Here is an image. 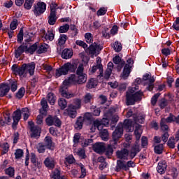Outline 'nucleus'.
Instances as JSON below:
<instances>
[{
  "label": "nucleus",
  "mask_w": 179,
  "mask_h": 179,
  "mask_svg": "<svg viewBox=\"0 0 179 179\" xmlns=\"http://www.w3.org/2000/svg\"><path fill=\"white\" fill-rule=\"evenodd\" d=\"M27 48V45H20L17 48V50H15V58H19V57H20V55H22L23 52H26Z\"/></svg>",
  "instance_id": "23"
},
{
  "label": "nucleus",
  "mask_w": 179,
  "mask_h": 179,
  "mask_svg": "<svg viewBox=\"0 0 179 179\" xmlns=\"http://www.w3.org/2000/svg\"><path fill=\"white\" fill-rule=\"evenodd\" d=\"M17 26H19V24L17 23V19H13L10 24V29L13 31L16 30V29H17Z\"/></svg>",
  "instance_id": "59"
},
{
  "label": "nucleus",
  "mask_w": 179,
  "mask_h": 179,
  "mask_svg": "<svg viewBox=\"0 0 179 179\" xmlns=\"http://www.w3.org/2000/svg\"><path fill=\"white\" fill-rule=\"evenodd\" d=\"M70 31H69V34H70V36L73 38V37H76V36H78V28H76V25L75 24H71L70 25Z\"/></svg>",
  "instance_id": "32"
},
{
  "label": "nucleus",
  "mask_w": 179,
  "mask_h": 179,
  "mask_svg": "<svg viewBox=\"0 0 179 179\" xmlns=\"http://www.w3.org/2000/svg\"><path fill=\"white\" fill-rule=\"evenodd\" d=\"M94 44H95V48H96V55H99V54H100V52H101V50L103 48V45L101 44H98L96 42H94Z\"/></svg>",
  "instance_id": "64"
},
{
  "label": "nucleus",
  "mask_w": 179,
  "mask_h": 179,
  "mask_svg": "<svg viewBox=\"0 0 179 179\" xmlns=\"http://www.w3.org/2000/svg\"><path fill=\"white\" fill-rule=\"evenodd\" d=\"M53 125H55V127H57V128H61L62 125V122L59 117L55 116V119L53 120Z\"/></svg>",
  "instance_id": "60"
},
{
  "label": "nucleus",
  "mask_w": 179,
  "mask_h": 179,
  "mask_svg": "<svg viewBox=\"0 0 179 179\" xmlns=\"http://www.w3.org/2000/svg\"><path fill=\"white\" fill-rule=\"evenodd\" d=\"M10 91V86L8 83H2L0 84V97H5Z\"/></svg>",
  "instance_id": "9"
},
{
  "label": "nucleus",
  "mask_w": 179,
  "mask_h": 179,
  "mask_svg": "<svg viewBox=\"0 0 179 179\" xmlns=\"http://www.w3.org/2000/svg\"><path fill=\"white\" fill-rule=\"evenodd\" d=\"M73 57V51L71 49L66 48L62 52V58L63 59H70Z\"/></svg>",
  "instance_id": "21"
},
{
  "label": "nucleus",
  "mask_w": 179,
  "mask_h": 179,
  "mask_svg": "<svg viewBox=\"0 0 179 179\" xmlns=\"http://www.w3.org/2000/svg\"><path fill=\"white\" fill-rule=\"evenodd\" d=\"M58 106L60 107L61 110H65L68 106V102L64 98H59L58 99Z\"/></svg>",
  "instance_id": "38"
},
{
  "label": "nucleus",
  "mask_w": 179,
  "mask_h": 179,
  "mask_svg": "<svg viewBox=\"0 0 179 179\" xmlns=\"http://www.w3.org/2000/svg\"><path fill=\"white\" fill-rule=\"evenodd\" d=\"M113 48L115 52H121V50H122V45H121V43L115 41L113 44Z\"/></svg>",
  "instance_id": "55"
},
{
  "label": "nucleus",
  "mask_w": 179,
  "mask_h": 179,
  "mask_svg": "<svg viewBox=\"0 0 179 179\" xmlns=\"http://www.w3.org/2000/svg\"><path fill=\"white\" fill-rule=\"evenodd\" d=\"M26 64H23L21 67L17 66V64H13L11 67V69L14 73L18 75L20 78H26L24 76V72H26Z\"/></svg>",
  "instance_id": "6"
},
{
  "label": "nucleus",
  "mask_w": 179,
  "mask_h": 179,
  "mask_svg": "<svg viewBox=\"0 0 179 179\" xmlns=\"http://www.w3.org/2000/svg\"><path fill=\"white\" fill-rule=\"evenodd\" d=\"M111 73H113V69L107 68L106 70L105 71L104 79L108 80L110 79V76H111Z\"/></svg>",
  "instance_id": "58"
},
{
  "label": "nucleus",
  "mask_w": 179,
  "mask_h": 179,
  "mask_svg": "<svg viewBox=\"0 0 179 179\" xmlns=\"http://www.w3.org/2000/svg\"><path fill=\"white\" fill-rule=\"evenodd\" d=\"M22 114L24 117V121H27L29 117H30V110H29V108H22Z\"/></svg>",
  "instance_id": "41"
},
{
  "label": "nucleus",
  "mask_w": 179,
  "mask_h": 179,
  "mask_svg": "<svg viewBox=\"0 0 179 179\" xmlns=\"http://www.w3.org/2000/svg\"><path fill=\"white\" fill-rule=\"evenodd\" d=\"M143 92L142 90L136 92H127L126 94V104L127 106H135L136 103L142 101Z\"/></svg>",
  "instance_id": "1"
},
{
  "label": "nucleus",
  "mask_w": 179,
  "mask_h": 179,
  "mask_svg": "<svg viewBox=\"0 0 179 179\" xmlns=\"http://www.w3.org/2000/svg\"><path fill=\"white\" fill-rule=\"evenodd\" d=\"M120 128H122V131L124 129H126L128 132H131V128H132V120L126 119L124 120L123 123H121V126H120Z\"/></svg>",
  "instance_id": "20"
},
{
  "label": "nucleus",
  "mask_w": 179,
  "mask_h": 179,
  "mask_svg": "<svg viewBox=\"0 0 179 179\" xmlns=\"http://www.w3.org/2000/svg\"><path fill=\"white\" fill-rule=\"evenodd\" d=\"M47 147L44 145V143H39L36 147V149L39 153H45Z\"/></svg>",
  "instance_id": "47"
},
{
  "label": "nucleus",
  "mask_w": 179,
  "mask_h": 179,
  "mask_svg": "<svg viewBox=\"0 0 179 179\" xmlns=\"http://www.w3.org/2000/svg\"><path fill=\"white\" fill-rule=\"evenodd\" d=\"M25 93H26V89L24 88V87H20L15 94L16 99H18L19 100H20V99H23Z\"/></svg>",
  "instance_id": "34"
},
{
  "label": "nucleus",
  "mask_w": 179,
  "mask_h": 179,
  "mask_svg": "<svg viewBox=\"0 0 179 179\" xmlns=\"http://www.w3.org/2000/svg\"><path fill=\"white\" fill-rule=\"evenodd\" d=\"M78 85H83L87 80V75L80 74L77 76Z\"/></svg>",
  "instance_id": "35"
},
{
  "label": "nucleus",
  "mask_w": 179,
  "mask_h": 179,
  "mask_svg": "<svg viewBox=\"0 0 179 179\" xmlns=\"http://www.w3.org/2000/svg\"><path fill=\"white\" fill-rule=\"evenodd\" d=\"M66 112L70 118H76V115H78V109L75 108L73 104L69 105Z\"/></svg>",
  "instance_id": "12"
},
{
  "label": "nucleus",
  "mask_w": 179,
  "mask_h": 179,
  "mask_svg": "<svg viewBox=\"0 0 179 179\" xmlns=\"http://www.w3.org/2000/svg\"><path fill=\"white\" fill-rule=\"evenodd\" d=\"M85 38L86 43H87L88 44L93 43V34H92V33H86L85 34Z\"/></svg>",
  "instance_id": "57"
},
{
  "label": "nucleus",
  "mask_w": 179,
  "mask_h": 179,
  "mask_svg": "<svg viewBox=\"0 0 179 179\" xmlns=\"http://www.w3.org/2000/svg\"><path fill=\"white\" fill-rule=\"evenodd\" d=\"M13 118V123H12V128L14 130L17 129V125H19V121L22 120V110L17 109L13 113L12 115Z\"/></svg>",
  "instance_id": "5"
},
{
  "label": "nucleus",
  "mask_w": 179,
  "mask_h": 179,
  "mask_svg": "<svg viewBox=\"0 0 179 179\" xmlns=\"http://www.w3.org/2000/svg\"><path fill=\"white\" fill-rule=\"evenodd\" d=\"M77 68L78 66L76 64L67 62L64 64L62 67L56 70L55 76L56 78H59V76H62V75H68L69 72L74 73Z\"/></svg>",
  "instance_id": "2"
},
{
  "label": "nucleus",
  "mask_w": 179,
  "mask_h": 179,
  "mask_svg": "<svg viewBox=\"0 0 179 179\" xmlns=\"http://www.w3.org/2000/svg\"><path fill=\"white\" fill-rule=\"evenodd\" d=\"M110 124V120L108 117H103L102 120H96L94 121V127H97V129L100 131V129H103V127H107Z\"/></svg>",
  "instance_id": "8"
},
{
  "label": "nucleus",
  "mask_w": 179,
  "mask_h": 179,
  "mask_svg": "<svg viewBox=\"0 0 179 179\" xmlns=\"http://www.w3.org/2000/svg\"><path fill=\"white\" fill-rule=\"evenodd\" d=\"M59 92L62 97H64L65 99H72L75 96L73 93L68 92V89L66 87H60Z\"/></svg>",
  "instance_id": "19"
},
{
  "label": "nucleus",
  "mask_w": 179,
  "mask_h": 179,
  "mask_svg": "<svg viewBox=\"0 0 179 179\" xmlns=\"http://www.w3.org/2000/svg\"><path fill=\"white\" fill-rule=\"evenodd\" d=\"M124 130H122V127H120V125H117L115 131L113 132L112 134V141H110V145H117L118 141H120V138H121V136H122L124 132Z\"/></svg>",
  "instance_id": "3"
},
{
  "label": "nucleus",
  "mask_w": 179,
  "mask_h": 179,
  "mask_svg": "<svg viewBox=\"0 0 179 179\" xmlns=\"http://www.w3.org/2000/svg\"><path fill=\"white\" fill-rule=\"evenodd\" d=\"M51 178L52 179H61L62 176H61V171L56 168L55 171L52 172V175H50Z\"/></svg>",
  "instance_id": "39"
},
{
  "label": "nucleus",
  "mask_w": 179,
  "mask_h": 179,
  "mask_svg": "<svg viewBox=\"0 0 179 179\" xmlns=\"http://www.w3.org/2000/svg\"><path fill=\"white\" fill-rule=\"evenodd\" d=\"M43 164L48 170H54L57 164V161L51 157H48L43 161Z\"/></svg>",
  "instance_id": "7"
},
{
  "label": "nucleus",
  "mask_w": 179,
  "mask_h": 179,
  "mask_svg": "<svg viewBox=\"0 0 179 179\" xmlns=\"http://www.w3.org/2000/svg\"><path fill=\"white\" fill-rule=\"evenodd\" d=\"M5 173L7 176L13 177L15 176V168L10 166L5 170Z\"/></svg>",
  "instance_id": "54"
},
{
  "label": "nucleus",
  "mask_w": 179,
  "mask_h": 179,
  "mask_svg": "<svg viewBox=\"0 0 179 179\" xmlns=\"http://www.w3.org/2000/svg\"><path fill=\"white\" fill-rule=\"evenodd\" d=\"M38 48V45L37 43H34L33 45H30L29 48L27 45V50L26 53L27 54H31V55H33L36 51H37Z\"/></svg>",
  "instance_id": "26"
},
{
  "label": "nucleus",
  "mask_w": 179,
  "mask_h": 179,
  "mask_svg": "<svg viewBox=\"0 0 179 179\" xmlns=\"http://www.w3.org/2000/svg\"><path fill=\"white\" fill-rule=\"evenodd\" d=\"M55 116L49 115L45 119V122L48 127H52L54 125Z\"/></svg>",
  "instance_id": "51"
},
{
  "label": "nucleus",
  "mask_w": 179,
  "mask_h": 179,
  "mask_svg": "<svg viewBox=\"0 0 179 179\" xmlns=\"http://www.w3.org/2000/svg\"><path fill=\"white\" fill-rule=\"evenodd\" d=\"M48 51V45L45 44V45H41L38 47V49L36 50V54H44Z\"/></svg>",
  "instance_id": "31"
},
{
  "label": "nucleus",
  "mask_w": 179,
  "mask_h": 179,
  "mask_svg": "<svg viewBox=\"0 0 179 179\" xmlns=\"http://www.w3.org/2000/svg\"><path fill=\"white\" fill-rule=\"evenodd\" d=\"M97 69L99 71V75L97 76V78L99 79V78H103V76H104L103 73V64H98L92 66L91 70L92 73H94Z\"/></svg>",
  "instance_id": "24"
},
{
  "label": "nucleus",
  "mask_w": 179,
  "mask_h": 179,
  "mask_svg": "<svg viewBox=\"0 0 179 179\" xmlns=\"http://www.w3.org/2000/svg\"><path fill=\"white\" fill-rule=\"evenodd\" d=\"M116 145H113L110 143V145L106 148L105 155L107 157L110 158V156H113V153H114V150L113 148H115Z\"/></svg>",
  "instance_id": "30"
},
{
  "label": "nucleus",
  "mask_w": 179,
  "mask_h": 179,
  "mask_svg": "<svg viewBox=\"0 0 179 179\" xmlns=\"http://www.w3.org/2000/svg\"><path fill=\"white\" fill-rule=\"evenodd\" d=\"M47 100L51 106H54L55 104V101H57V96H55V94L52 92H49L47 94Z\"/></svg>",
  "instance_id": "27"
},
{
  "label": "nucleus",
  "mask_w": 179,
  "mask_h": 179,
  "mask_svg": "<svg viewBox=\"0 0 179 179\" xmlns=\"http://www.w3.org/2000/svg\"><path fill=\"white\" fill-rule=\"evenodd\" d=\"M55 38V34H54V31L52 29L48 30L47 33L45 34V39L46 41H52Z\"/></svg>",
  "instance_id": "33"
},
{
  "label": "nucleus",
  "mask_w": 179,
  "mask_h": 179,
  "mask_svg": "<svg viewBox=\"0 0 179 179\" xmlns=\"http://www.w3.org/2000/svg\"><path fill=\"white\" fill-rule=\"evenodd\" d=\"M66 163H68V164H73L74 163H76V159H75L73 155H70L65 157L64 164H66Z\"/></svg>",
  "instance_id": "42"
},
{
  "label": "nucleus",
  "mask_w": 179,
  "mask_h": 179,
  "mask_svg": "<svg viewBox=\"0 0 179 179\" xmlns=\"http://www.w3.org/2000/svg\"><path fill=\"white\" fill-rule=\"evenodd\" d=\"M45 145L48 150H54L55 143L52 141V137L46 136L44 138Z\"/></svg>",
  "instance_id": "14"
},
{
  "label": "nucleus",
  "mask_w": 179,
  "mask_h": 179,
  "mask_svg": "<svg viewBox=\"0 0 179 179\" xmlns=\"http://www.w3.org/2000/svg\"><path fill=\"white\" fill-rule=\"evenodd\" d=\"M69 80H70L71 83L73 85L78 84V76L76 74H71L69 77Z\"/></svg>",
  "instance_id": "63"
},
{
  "label": "nucleus",
  "mask_w": 179,
  "mask_h": 179,
  "mask_svg": "<svg viewBox=\"0 0 179 179\" xmlns=\"http://www.w3.org/2000/svg\"><path fill=\"white\" fill-rule=\"evenodd\" d=\"M96 86H97L96 80H94V78H91L88 80L86 87L87 89H94V87H96Z\"/></svg>",
  "instance_id": "44"
},
{
  "label": "nucleus",
  "mask_w": 179,
  "mask_h": 179,
  "mask_svg": "<svg viewBox=\"0 0 179 179\" xmlns=\"http://www.w3.org/2000/svg\"><path fill=\"white\" fill-rule=\"evenodd\" d=\"M87 50H88L89 53L92 55H96V48L94 43L91 44L88 48H87Z\"/></svg>",
  "instance_id": "61"
},
{
  "label": "nucleus",
  "mask_w": 179,
  "mask_h": 179,
  "mask_svg": "<svg viewBox=\"0 0 179 179\" xmlns=\"http://www.w3.org/2000/svg\"><path fill=\"white\" fill-rule=\"evenodd\" d=\"M116 156L117 159H120V160H128L129 150L127 148H122L121 150H117L116 152Z\"/></svg>",
  "instance_id": "10"
},
{
  "label": "nucleus",
  "mask_w": 179,
  "mask_h": 179,
  "mask_svg": "<svg viewBox=\"0 0 179 179\" xmlns=\"http://www.w3.org/2000/svg\"><path fill=\"white\" fill-rule=\"evenodd\" d=\"M41 104L42 108L39 110V113L42 114V115H44V113H47V108H48V103L47 102V100L43 98L41 101Z\"/></svg>",
  "instance_id": "28"
},
{
  "label": "nucleus",
  "mask_w": 179,
  "mask_h": 179,
  "mask_svg": "<svg viewBox=\"0 0 179 179\" xmlns=\"http://www.w3.org/2000/svg\"><path fill=\"white\" fill-rule=\"evenodd\" d=\"M122 170L124 171H127V166L125 165V162L121 159H117L116 162V166L115 168V171L117 173H120Z\"/></svg>",
  "instance_id": "17"
},
{
  "label": "nucleus",
  "mask_w": 179,
  "mask_h": 179,
  "mask_svg": "<svg viewBox=\"0 0 179 179\" xmlns=\"http://www.w3.org/2000/svg\"><path fill=\"white\" fill-rule=\"evenodd\" d=\"M69 24H66L64 25L60 26L59 28V33L62 34V33H68L69 30Z\"/></svg>",
  "instance_id": "49"
},
{
  "label": "nucleus",
  "mask_w": 179,
  "mask_h": 179,
  "mask_svg": "<svg viewBox=\"0 0 179 179\" xmlns=\"http://www.w3.org/2000/svg\"><path fill=\"white\" fill-rule=\"evenodd\" d=\"M91 111H92V115H94L95 117H99V115H100V113H101L100 108H97L94 106H91Z\"/></svg>",
  "instance_id": "46"
},
{
  "label": "nucleus",
  "mask_w": 179,
  "mask_h": 179,
  "mask_svg": "<svg viewBox=\"0 0 179 179\" xmlns=\"http://www.w3.org/2000/svg\"><path fill=\"white\" fill-rule=\"evenodd\" d=\"M8 82H9L8 85L10 86V90H11V92H13V93H15V92L17 90V81L16 80L10 79Z\"/></svg>",
  "instance_id": "29"
},
{
  "label": "nucleus",
  "mask_w": 179,
  "mask_h": 179,
  "mask_svg": "<svg viewBox=\"0 0 179 179\" xmlns=\"http://www.w3.org/2000/svg\"><path fill=\"white\" fill-rule=\"evenodd\" d=\"M176 138H174V136H171L167 142V145L170 149H174L176 148V143L174 141Z\"/></svg>",
  "instance_id": "52"
},
{
  "label": "nucleus",
  "mask_w": 179,
  "mask_h": 179,
  "mask_svg": "<svg viewBox=\"0 0 179 179\" xmlns=\"http://www.w3.org/2000/svg\"><path fill=\"white\" fill-rule=\"evenodd\" d=\"M26 69H27L30 76L34 75V69H36V63L31 62V63L26 64Z\"/></svg>",
  "instance_id": "25"
},
{
  "label": "nucleus",
  "mask_w": 179,
  "mask_h": 179,
  "mask_svg": "<svg viewBox=\"0 0 179 179\" xmlns=\"http://www.w3.org/2000/svg\"><path fill=\"white\" fill-rule=\"evenodd\" d=\"M1 149L3 150L1 152V156L6 155L7 152H9V144L8 143H4L1 145Z\"/></svg>",
  "instance_id": "48"
},
{
  "label": "nucleus",
  "mask_w": 179,
  "mask_h": 179,
  "mask_svg": "<svg viewBox=\"0 0 179 179\" xmlns=\"http://www.w3.org/2000/svg\"><path fill=\"white\" fill-rule=\"evenodd\" d=\"M131 66H129L128 64L124 65L123 71L122 73V77L123 79H128V77L131 74Z\"/></svg>",
  "instance_id": "22"
},
{
  "label": "nucleus",
  "mask_w": 179,
  "mask_h": 179,
  "mask_svg": "<svg viewBox=\"0 0 179 179\" xmlns=\"http://www.w3.org/2000/svg\"><path fill=\"white\" fill-rule=\"evenodd\" d=\"M167 169V162L166 160H162L158 163L157 166V171L159 174H164L166 170Z\"/></svg>",
  "instance_id": "15"
},
{
  "label": "nucleus",
  "mask_w": 179,
  "mask_h": 179,
  "mask_svg": "<svg viewBox=\"0 0 179 179\" xmlns=\"http://www.w3.org/2000/svg\"><path fill=\"white\" fill-rule=\"evenodd\" d=\"M160 127L161 130L163 131V132H168L169 131V126L166 124V119L162 118L160 121Z\"/></svg>",
  "instance_id": "43"
},
{
  "label": "nucleus",
  "mask_w": 179,
  "mask_h": 179,
  "mask_svg": "<svg viewBox=\"0 0 179 179\" xmlns=\"http://www.w3.org/2000/svg\"><path fill=\"white\" fill-rule=\"evenodd\" d=\"M33 3H34V0H25L24 3V9L30 10V9H31V6H33Z\"/></svg>",
  "instance_id": "45"
},
{
  "label": "nucleus",
  "mask_w": 179,
  "mask_h": 179,
  "mask_svg": "<svg viewBox=\"0 0 179 179\" xmlns=\"http://www.w3.org/2000/svg\"><path fill=\"white\" fill-rule=\"evenodd\" d=\"M163 149V144H159L154 148V152L156 155H162Z\"/></svg>",
  "instance_id": "50"
},
{
  "label": "nucleus",
  "mask_w": 179,
  "mask_h": 179,
  "mask_svg": "<svg viewBox=\"0 0 179 179\" xmlns=\"http://www.w3.org/2000/svg\"><path fill=\"white\" fill-rule=\"evenodd\" d=\"M107 13V8L101 7L96 12L97 16H104Z\"/></svg>",
  "instance_id": "62"
},
{
  "label": "nucleus",
  "mask_w": 179,
  "mask_h": 179,
  "mask_svg": "<svg viewBox=\"0 0 179 179\" xmlns=\"http://www.w3.org/2000/svg\"><path fill=\"white\" fill-rule=\"evenodd\" d=\"M47 10V4L43 1H38L36 5L34 6V14L36 16H40Z\"/></svg>",
  "instance_id": "4"
},
{
  "label": "nucleus",
  "mask_w": 179,
  "mask_h": 179,
  "mask_svg": "<svg viewBox=\"0 0 179 179\" xmlns=\"http://www.w3.org/2000/svg\"><path fill=\"white\" fill-rule=\"evenodd\" d=\"M23 28H20L19 33L17 35V43L22 44L23 43Z\"/></svg>",
  "instance_id": "53"
},
{
  "label": "nucleus",
  "mask_w": 179,
  "mask_h": 179,
  "mask_svg": "<svg viewBox=\"0 0 179 179\" xmlns=\"http://www.w3.org/2000/svg\"><path fill=\"white\" fill-rule=\"evenodd\" d=\"M74 127L76 129H82L83 128V117L80 116L76 122Z\"/></svg>",
  "instance_id": "40"
},
{
  "label": "nucleus",
  "mask_w": 179,
  "mask_h": 179,
  "mask_svg": "<svg viewBox=\"0 0 179 179\" xmlns=\"http://www.w3.org/2000/svg\"><path fill=\"white\" fill-rule=\"evenodd\" d=\"M99 135L102 141H105V142H107V141H108L109 134H108V130L107 129H102L99 132Z\"/></svg>",
  "instance_id": "36"
},
{
  "label": "nucleus",
  "mask_w": 179,
  "mask_h": 179,
  "mask_svg": "<svg viewBox=\"0 0 179 179\" xmlns=\"http://www.w3.org/2000/svg\"><path fill=\"white\" fill-rule=\"evenodd\" d=\"M113 64L117 65V69H122L124 68V65H125V61L121 59L120 55H116L113 58Z\"/></svg>",
  "instance_id": "18"
},
{
  "label": "nucleus",
  "mask_w": 179,
  "mask_h": 179,
  "mask_svg": "<svg viewBox=\"0 0 179 179\" xmlns=\"http://www.w3.org/2000/svg\"><path fill=\"white\" fill-rule=\"evenodd\" d=\"M139 152H141V146L133 145L131 148L130 154H129V157L131 160L135 158L136 157V155H138Z\"/></svg>",
  "instance_id": "16"
},
{
  "label": "nucleus",
  "mask_w": 179,
  "mask_h": 179,
  "mask_svg": "<svg viewBox=\"0 0 179 179\" xmlns=\"http://www.w3.org/2000/svg\"><path fill=\"white\" fill-rule=\"evenodd\" d=\"M92 149L96 153L103 155L106 152V145L104 143H96L93 145Z\"/></svg>",
  "instance_id": "11"
},
{
  "label": "nucleus",
  "mask_w": 179,
  "mask_h": 179,
  "mask_svg": "<svg viewBox=\"0 0 179 179\" xmlns=\"http://www.w3.org/2000/svg\"><path fill=\"white\" fill-rule=\"evenodd\" d=\"M23 155H24V152L22 149H17L15 152V159H19L23 157Z\"/></svg>",
  "instance_id": "56"
},
{
  "label": "nucleus",
  "mask_w": 179,
  "mask_h": 179,
  "mask_svg": "<svg viewBox=\"0 0 179 179\" xmlns=\"http://www.w3.org/2000/svg\"><path fill=\"white\" fill-rule=\"evenodd\" d=\"M66 40H68V36L66 34H60L58 39L57 45H59L60 47L62 45H64L65 43H66Z\"/></svg>",
  "instance_id": "37"
},
{
  "label": "nucleus",
  "mask_w": 179,
  "mask_h": 179,
  "mask_svg": "<svg viewBox=\"0 0 179 179\" xmlns=\"http://www.w3.org/2000/svg\"><path fill=\"white\" fill-rule=\"evenodd\" d=\"M30 136L31 138H34L35 139H38L41 134V128L38 126L30 127Z\"/></svg>",
  "instance_id": "13"
}]
</instances>
